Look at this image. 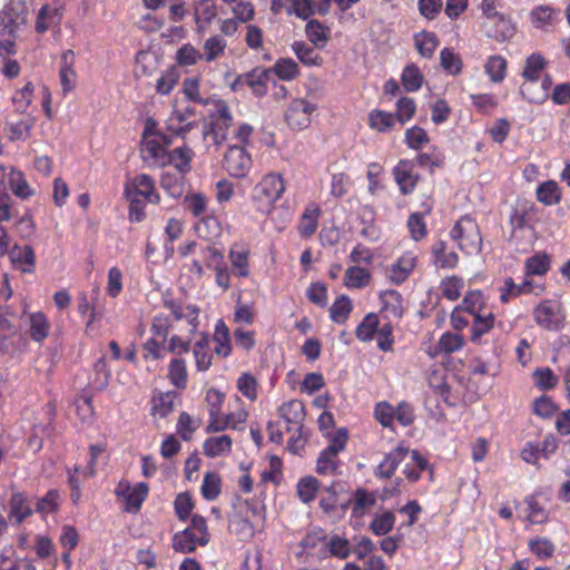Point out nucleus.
I'll list each match as a JSON object with an SVG mask.
<instances>
[{"label":"nucleus","instance_id":"obj_53","mask_svg":"<svg viewBox=\"0 0 570 570\" xmlns=\"http://www.w3.org/2000/svg\"><path fill=\"white\" fill-rule=\"evenodd\" d=\"M159 67L158 56L153 51H140L136 57L135 71L140 76H151Z\"/></svg>","mask_w":570,"mask_h":570},{"label":"nucleus","instance_id":"obj_19","mask_svg":"<svg viewBox=\"0 0 570 570\" xmlns=\"http://www.w3.org/2000/svg\"><path fill=\"white\" fill-rule=\"evenodd\" d=\"M24 324L29 337L36 343L41 344L50 334L49 318L41 311L24 313Z\"/></svg>","mask_w":570,"mask_h":570},{"label":"nucleus","instance_id":"obj_18","mask_svg":"<svg viewBox=\"0 0 570 570\" xmlns=\"http://www.w3.org/2000/svg\"><path fill=\"white\" fill-rule=\"evenodd\" d=\"M417 257L412 252L401 255L387 269V278L392 284L404 283L416 266Z\"/></svg>","mask_w":570,"mask_h":570},{"label":"nucleus","instance_id":"obj_64","mask_svg":"<svg viewBox=\"0 0 570 570\" xmlns=\"http://www.w3.org/2000/svg\"><path fill=\"white\" fill-rule=\"evenodd\" d=\"M394 524V513L391 511H382L374 515L370 529L375 535H385L393 529Z\"/></svg>","mask_w":570,"mask_h":570},{"label":"nucleus","instance_id":"obj_46","mask_svg":"<svg viewBox=\"0 0 570 570\" xmlns=\"http://www.w3.org/2000/svg\"><path fill=\"white\" fill-rule=\"evenodd\" d=\"M424 76L414 63L404 67L401 75V82L405 91L416 92L422 88Z\"/></svg>","mask_w":570,"mask_h":570},{"label":"nucleus","instance_id":"obj_28","mask_svg":"<svg viewBox=\"0 0 570 570\" xmlns=\"http://www.w3.org/2000/svg\"><path fill=\"white\" fill-rule=\"evenodd\" d=\"M248 417V413L244 407H239L234 412H230L226 415H222V417L218 420V424L214 425H207L206 431L208 433H217L223 432L226 429L232 430H242L243 424L246 422Z\"/></svg>","mask_w":570,"mask_h":570},{"label":"nucleus","instance_id":"obj_54","mask_svg":"<svg viewBox=\"0 0 570 570\" xmlns=\"http://www.w3.org/2000/svg\"><path fill=\"white\" fill-rule=\"evenodd\" d=\"M551 265V259L546 253H537L524 262V269L527 276H541L544 275Z\"/></svg>","mask_w":570,"mask_h":570},{"label":"nucleus","instance_id":"obj_47","mask_svg":"<svg viewBox=\"0 0 570 570\" xmlns=\"http://www.w3.org/2000/svg\"><path fill=\"white\" fill-rule=\"evenodd\" d=\"M353 311V303L347 295H340L330 307V317L336 324H344Z\"/></svg>","mask_w":570,"mask_h":570},{"label":"nucleus","instance_id":"obj_50","mask_svg":"<svg viewBox=\"0 0 570 570\" xmlns=\"http://www.w3.org/2000/svg\"><path fill=\"white\" fill-rule=\"evenodd\" d=\"M175 393H158L151 400V414L160 419L166 417L174 411Z\"/></svg>","mask_w":570,"mask_h":570},{"label":"nucleus","instance_id":"obj_4","mask_svg":"<svg viewBox=\"0 0 570 570\" xmlns=\"http://www.w3.org/2000/svg\"><path fill=\"white\" fill-rule=\"evenodd\" d=\"M533 318L538 326L558 331L564 325L566 312L559 299H543L534 307Z\"/></svg>","mask_w":570,"mask_h":570},{"label":"nucleus","instance_id":"obj_58","mask_svg":"<svg viewBox=\"0 0 570 570\" xmlns=\"http://www.w3.org/2000/svg\"><path fill=\"white\" fill-rule=\"evenodd\" d=\"M484 71L492 82H502L507 76V60L501 56H491L484 65Z\"/></svg>","mask_w":570,"mask_h":570},{"label":"nucleus","instance_id":"obj_59","mask_svg":"<svg viewBox=\"0 0 570 570\" xmlns=\"http://www.w3.org/2000/svg\"><path fill=\"white\" fill-rule=\"evenodd\" d=\"M222 490V479L216 472H206L200 487L202 495L207 501L218 498Z\"/></svg>","mask_w":570,"mask_h":570},{"label":"nucleus","instance_id":"obj_43","mask_svg":"<svg viewBox=\"0 0 570 570\" xmlns=\"http://www.w3.org/2000/svg\"><path fill=\"white\" fill-rule=\"evenodd\" d=\"M538 200L546 206H553L561 200V188L554 180H547L540 184L535 190Z\"/></svg>","mask_w":570,"mask_h":570},{"label":"nucleus","instance_id":"obj_17","mask_svg":"<svg viewBox=\"0 0 570 570\" xmlns=\"http://www.w3.org/2000/svg\"><path fill=\"white\" fill-rule=\"evenodd\" d=\"M166 308L176 321H185L189 325V333H196L199 326L200 309L195 304H183L177 301H166Z\"/></svg>","mask_w":570,"mask_h":570},{"label":"nucleus","instance_id":"obj_55","mask_svg":"<svg viewBox=\"0 0 570 570\" xmlns=\"http://www.w3.org/2000/svg\"><path fill=\"white\" fill-rule=\"evenodd\" d=\"M269 70L283 81H292L299 75L298 65L291 58L278 59Z\"/></svg>","mask_w":570,"mask_h":570},{"label":"nucleus","instance_id":"obj_62","mask_svg":"<svg viewBox=\"0 0 570 570\" xmlns=\"http://www.w3.org/2000/svg\"><path fill=\"white\" fill-rule=\"evenodd\" d=\"M379 328V317L375 313H368L364 316L355 331L356 337L362 342H370Z\"/></svg>","mask_w":570,"mask_h":570},{"label":"nucleus","instance_id":"obj_32","mask_svg":"<svg viewBox=\"0 0 570 570\" xmlns=\"http://www.w3.org/2000/svg\"><path fill=\"white\" fill-rule=\"evenodd\" d=\"M193 355L195 366L198 372H206L209 370L213 363V353L209 338L206 334H203L202 338L194 343Z\"/></svg>","mask_w":570,"mask_h":570},{"label":"nucleus","instance_id":"obj_38","mask_svg":"<svg viewBox=\"0 0 570 570\" xmlns=\"http://www.w3.org/2000/svg\"><path fill=\"white\" fill-rule=\"evenodd\" d=\"M367 124L376 132H387L394 129L396 120L392 112L375 108L368 112Z\"/></svg>","mask_w":570,"mask_h":570},{"label":"nucleus","instance_id":"obj_49","mask_svg":"<svg viewBox=\"0 0 570 570\" xmlns=\"http://www.w3.org/2000/svg\"><path fill=\"white\" fill-rule=\"evenodd\" d=\"M495 317L493 313L480 314L473 317L471 327V341L481 343L482 336L489 333L494 326Z\"/></svg>","mask_w":570,"mask_h":570},{"label":"nucleus","instance_id":"obj_16","mask_svg":"<svg viewBox=\"0 0 570 570\" xmlns=\"http://www.w3.org/2000/svg\"><path fill=\"white\" fill-rule=\"evenodd\" d=\"M166 308L176 321H185L189 325V333H196L199 326L200 309L195 304H183L177 301H166Z\"/></svg>","mask_w":570,"mask_h":570},{"label":"nucleus","instance_id":"obj_30","mask_svg":"<svg viewBox=\"0 0 570 570\" xmlns=\"http://www.w3.org/2000/svg\"><path fill=\"white\" fill-rule=\"evenodd\" d=\"M372 273L370 269L353 265L346 268L343 284L348 289H362L370 285Z\"/></svg>","mask_w":570,"mask_h":570},{"label":"nucleus","instance_id":"obj_41","mask_svg":"<svg viewBox=\"0 0 570 570\" xmlns=\"http://www.w3.org/2000/svg\"><path fill=\"white\" fill-rule=\"evenodd\" d=\"M9 186L14 196L28 199L35 195V189L28 184L21 170L11 168L9 173Z\"/></svg>","mask_w":570,"mask_h":570},{"label":"nucleus","instance_id":"obj_26","mask_svg":"<svg viewBox=\"0 0 570 570\" xmlns=\"http://www.w3.org/2000/svg\"><path fill=\"white\" fill-rule=\"evenodd\" d=\"M407 454V448L399 445L390 451L376 468V476L390 479L397 465L404 461Z\"/></svg>","mask_w":570,"mask_h":570},{"label":"nucleus","instance_id":"obj_12","mask_svg":"<svg viewBox=\"0 0 570 570\" xmlns=\"http://www.w3.org/2000/svg\"><path fill=\"white\" fill-rule=\"evenodd\" d=\"M269 75V69L255 68L247 73L238 76L232 85V89L236 91L238 87L246 86L255 96L263 97L268 90Z\"/></svg>","mask_w":570,"mask_h":570},{"label":"nucleus","instance_id":"obj_42","mask_svg":"<svg viewBox=\"0 0 570 570\" xmlns=\"http://www.w3.org/2000/svg\"><path fill=\"white\" fill-rule=\"evenodd\" d=\"M205 401L207 403L208 410V424L214 425L218 424V420L222 417V409L225 401V395L220 391L216 389H209L206 392Z\"/></svg>","mask_w":570,"mask_h":570},{"label":"nucleus","instance_id":"obj_35","mask_svg":"<svg viewBox=\"0 0 570 570\" xmlns=\"http://www.w3.org/2000/svg\"><path fill=\"white\" fill-rule=\"evenodd\" d=\"M9 509V520L13 521L16 524L22 523L24 519L32 513V509L26 495L21 492H16L11 495Z\"/></svg>","mask_w":570,"mask_h":570},{"label":"nucleus","instance_id":"obj_8","mask_svg":"<svg viewBox=\"0 0 570 570\" xmlns=\"http://www.w3.org/2000/svg\"><path fill=\"white\" fill-rule=\"evenodd\" d=\"M195 110L188 105L175 100L173 109L166 120V128L176 136H184L196 127V121L190 120Z\"/></svg>","mask_w":570,"mask_h":570},{"label":"nucleus","instance_id":"obj_1","mask_svg":"<svg viewBox=\"0 0 570 570\" xmlns=\"http://www.w3.org/2000/svg\"><path fill=\"white\" fill-rule=\"evenodd\" d=\"M285 191V181L281 174L268 173L264 175L253 189L252 198L257 208L269 213Z\"/></svg>","mask_w":570,"mask_h":570},{"label":"nucleus","instance_id":"obj_61","mask_svg":"<svg viewBox=\"0 0 570 570\" xmlns=\"http://www.w3.org/2000/svg\"><path fill=\"white\" fill-rule=\"evenodd\" d=\"M196 228L199 236L209 242L216 240L222 234V225L214 216H206L202 218Z\"/></svg>","mask_w":570,"mask_h":570},{"label":"nucleus","instance_id":"obj_56","mask_svg":"<svg viewBox=\"0 0 570 570\" xmlns=\"http://www.w3.org/2000/svg\"><path fill=\"white\" fill-rule=\"evenodd\" d=\"M320 490V482L315 476L306 475L298 480L296 484V492L303 503L314 501L316 493Z\"/></svg>","mask_w":570,"mask_h":570},{"label":"nucleus","instance_id":"obj_37","mask_svg":"<svg viewBox=\"0 0 570 570\" xmlns=\"http://www.w3.org/2000/svg\"><path fill=\"white\" fill-rule=\"evenodd\" d=\"M403 462H405L403 473L410 482L417 481L428 468V461L417 451H410L409 449Z\"/></svg>","mask_w":570,"mask_h":570},{"label":"nucleus","instance_id":"obj_33","mask_svg":"<svg viewBox=\"0 0 570 570\" xmlns=\"http://www.w3.org/2000/svg\"><path fill=\"white\" fill-rule=\"evenodd\" d=\"M321 216V208L316 204H309L304 209L299 224L298 233L302 237L308 238L315 234L318 227V219Z\"/></svg>","mask_w":570,"mask_h":570},{"label":"nucleus","instance_id":"obj_15","mask_svg":"<svg viewBox=\"0 0 570 570\" xmlns=\"http://www.w3.org/2000/svg\"><path fill=\"white\" fill-rule=\"evenodd\" d=\"M166 308L176 321H185L189 325V333H196L199 326L200 309L195 304H183L177 301H166Z\"/></svg>","mask_w":570,"mask_h":570},{"label":"nucleus","instance_id":"obj_14","mask_svg":"<svg viewBox=\"0 0 570 570\" xmlns=\"http://www.w3.org/2000/svg\"><path fill=\"white\" fill-rule=\"evenodd\" d=\"M233 274L239 278H247L250 275V247L245 242H234L227 254Z\"/></svg>","mask_w":570,"mask_h":570},{"label":"nucleus","instance_id":"obj_39","mask_svg":"<svg viewBox=\"0 0 570 570\" xmlns=\"http://www.w3.org/2000/svg\"><path fill=\"white\" fill-rule=\"evenodd\" d=\"M376 504V495L364 489H357L354 493V503L352 508V518L361 519L370 513Z\"/></svg>","mask_w":570,"mask_h":570},{"label":"nucleus","instance_id":"obj_40","mask_svg":"<svg viewBox=\"0 0 570 570\" xmlns=\"http://www.w3.org/2000/svg\"><path fill=\"white\" fill-rule=\"evenodd\" d=\"M214 342H215V353L218 356L227 357L230 355L232 343H230L229 330L222 318L218 320L215 324Z\"/></svg>","mask_w":570,"mask_h":570},{"label":"nucleus","instance_id":"obj_48","mask_svg":"<svg viewBox=\"0 0 570 570\" xmlns=\"http://www.w3.org/2000/svg\"><path fill=\"white\" fill-rule=\"evenodd\" d=\"M179 78L180 72L178 68L171 66L165 69L164 71H161L160 76L156 80V92L161 96L169 95L178 83Z\"/></svg>","mask_w":570,"mask_h":570},{"label":"nucleus","instance_id":"obj_57","mask_svg":"<svg viewBox=\"0 0 570 570\" xmlns=\"http://www.w3.org/2000/svg\"><path fill=\"white\" fill-rule=\"evenodd\" d=\"M525 503L528 507L527 519L529 522L532 524H542L548 520L549 513L546 509V505L535 494L529 495L525 499Z\"/></svg>","mask_w":570,"mask_h":570},{"label":"nucleus","instance_id":"obj_22","mask_svg":"<svg viewBox=\"0 0 570 570\" xmlns=\"http://www.w3.org/2000/svg\"><path fill=\"white\" fill-rule=\"evenodd\" d=\"M380 312L384 318L400 320L403 316L402 295L395 289H387L380 293Z\"/></svg>","mask_w":570,"mask_h":570},{"label":"nucleus","instance_id":"obj_25","mask_svg":"<svg viewBox=\"0 0 570 570\" xmlns=\"http://www.w3.org/2000/svg\"><path fill=\"white\" fill-rule=\"evenodd\" d=\"M16 268L22 273H32L35 269V252L31 246L14 245L7 252Z\"/></svg>","mask_w":570,"mask_h":570},{"label":"nucleus","instance_id":"obj_29","mask_svg":"<svg viewBox=\"0 0 570 570\" xmlns=\"http://www.w3.org/2000/svg\"><path fill=\"white\" fill-rule=\"evenodd\" d=\"M233 440L228 435L207 438L203 443V452L207 458L227 456L232 452Z\"/></svg>","mask_w":570,"mask_h":570},{"label":"nucleus","instance_id":"obj_36","mask_svg":"<svg viewBox=\"0 0 570 570\" xmlns=\"http://www.w3.org/2000/svg\"><path fill=\"white\" fill-rule=\"evenodd\" d=\"M434 265L438 268L452 269L459 264V256L454 250L448 249L444 242H438L432 247Z\"/></svg>","mask_w":570,"mask_h":570},{"label":"nucleus","instance_id":"obj_51","mask_svg":"<svg viewBox=\"0 0 570 570\" xmlns=\"http://www.w3.org/2000/svg\"><path fill=\"white\" fill-rule=\"evenodd\" d=\"M35 119H21L16 122H7L8 138L11 141H24L31 136Z\"/></svg>","mask_w":570,"mask_h":570},{"label":"nucleus","instance_id":"obj_44","mask_svg":"<svg viewBox=\"0 0 570 570\" xmlns=\"http://www.w3.org/2000/svg\"><path fill=\"white\" fill-rule=\"evenodd\" d=\"M200 546V537L188 528L177 532L173 538V548L181 553H190Z\"/></svg>","mask_w":570,"mask_h":570},{"label":"nucleus","instance_id":"obj_63","mask_svg":"<svg viewBox=\"0 0 570 570\" xmlns=\"http://www.w3.org/2000/svg\"><path fill=\"white\" fill-rule=\"evenodd\" d=\"M458 306L473 317L480 315L484 306L482 292L478 289L468 292Z\"/></svg>","mask_w":570,"mask_h":570},{"label":"nucleus","instance_id":"obj_52","mask_svg":"<svg viewBox=\"0 0 570 570\" xmlns=\"http://www.w3.org/2000/svg\"><path fill=\"white\" fill-rule=\"evenodd\" d=\"M229 530L243 541L250 540L255 534L253 523L239 513H236L230 518Z\"/></svg>","mask_w":570,"mask_h":570},{"label":"nucleus","instance_id":"obj_3","mask_svg":"<svg viewBox=\"0 0 570 570\" xmlns=\"http://www.w3.org/2000/svg\"><path fill=\"white\" fill-rule=\"evenodd\" d=\"M347 442V432L341 429L332 439L327 448L321 451L316 461V472L321 475H335L340 468L338 453Z\"/></svg>","mask_w":570,"mask_h":570},{"label":"nucleus","instance_id":"obj_11","mask_svg":"<svg viewBox=\"0 0 570 570\" xmlns=\"http://www.w3.org/2000/svg\"><path fill=\"white\" fill-rule=\"evenodd\" d=\"M169 145L170 139L165 135L141 138L142 158L153 166L165 167Z\"/></svg>","mask_w":570,"mask_h":570},{"label":"nucleus","instance_id":"obj_13","mask_svg":"<svg viewBox=\"0 0 570 570\" xmlns=\"http://www.w3.org/2000/svg\"><path fill=\"white\" fill-rule=\"evenodd\" d=\"M224 167L233 177H245L252 167L250 155L244 147L230 146L224 156Z\"/></svg>","mask_w":570,"mask_h":570},{"label":"nucleus","instance_id":"obj_6","mask_svg":"<svg viewBox=\"0 0 570 570\" xmlns=\"http://www.w3.org/2000/svg\"><path fill=\"white\" fill-rule=\"evenodd\" d=\"M149 492L145 482L131 484L128 480H120L115 488V495L124 503V510L128 513H137Z\"/></svg>","mask_w":570,"mask_h":570},{"label":"nucleus","instance_id":"obj_5","mask_svg":"<svg viewBox=\"0 0 570 570\" xmlns=\"http://www.w3.org/2000/svg\"><path fill=\"white\" fill-rule=\"evenodd\" d=\"M124 195L127 200H141L149 204H159L160 202L155 180L147 174H138L127 180L124 186Z\"/></svg>","mask_w":570,"mask_h":570},{"label":"nucleus","instance_id":"obj_27","mask_svg":"<svg viewBox=\"0 0 570 570\" xmlns=\"http://www.w3.org/2000/svg\"><path fill=\"white\" fill-rule=\"evenodd\" d=\"M167 377L173 386L178 390L187 387L188 368L185 357L173 356L167 366Z\"/></svg>","mask_w":570,"mask_h":570},{"label":"nucleus","instance_id":"obj_60","mask_svg":"<svg viewBox=\"0 0 570 570\" xmlns=\"http://www.w3.org/2000/svg\"><path fill=\"white\" fill-rule=\"evenodd\" d=\"M464 281L463 278L452 275L442 279L440 284V291L443 297L449 301H456L461 296L464 289Z\"/></svg>","mask_w":570,"mask_h":570},{"label":"nucleus","instance_id":"obj_31","mask_svg":"<svg viewBox=\"0 0 570 570\" xmlns=\"http://www.w3.org/2000/svg\"><path fill=\"white\" fill-rule=\"evenodd\" d=\"M279 416L293 428H301L305 419V406L299 400H289L278 409Z\"/></svg>","mask_w":570,"mask_h":570},{"label":"nucleus","instance_id":"obj_21","mask_svg":"<svg viewBox=\"0 0 570 570\" xmlns=\"http://www.w3.org/2000/svg\"><path fill=\"white\" fill-rule=\"evenodd\" d=\"M543 286L534 285L531 281L524 279L521 284H515L511 277H507L499 287L500 301L503 304L509 303L512 298L523 293H534L537 295L543 293Z\"/></svg>","mask_w":570,"mask_h":570},{"label":"nucleus","instance_id":"obj_34","mask_svg":"<svg viewBox=\"0 0 570 570\" xmlns=\"http://www.w3.org/2000/svg\"><path fill=\"white\" fill-rule=\"evenodd\" d=\"M193 157L194 153L188 146L177 147L167 153L165 166L173 165L184 176L191 168Z\"/></svg>","mask_w":570,"mask_h":570},{"label":"nucleus","instance_id":"obj_20","mask_svg":"<svg viewBox=\"0 0 570 570\" xmlns=\"http://www.w3.org/2000/svg\"><path fill=\"white\" fill-rule=\"evenodd\" d=\"M75 53L72 50H66L61 55L59 68V82L63 96L69 95L77 87V72L75 70Z\"/></svg>","mask_w":570,"mask_h":570},{"label":"nucleus","instance_id":"obj_24","mask_svg":"<svg viewBox=\"0 0 570 570\" xmlns=\"http://www.w3.org/2000/svg\"><path fill=\"white\" fill-rule=\"evenodd\" d=\"M464 346V337L454 332H444L438 343L428 350L430 357L435 358L441 354H452L459 352Z\"/></svg>","mask_w":570,"mask_h":570},{"label":"nucleus","instance_id":"obj_2","mask_svg":"<svg viewBox=\"0 0 570 570\" xmlns=\"http://www.w3.org/2000/svg\"><path fill=\"white\" fill-rule=\"evenodd\" d=\"M451 239L466 255L479 254L482 249V237L475 219L462 216L450 232Z\"/></svg>","mask_w":570,"mask_h":570},{"label":"nucleus","instance_id":"obj_23","mask_svg":"<svg viewBox=\"0 0 570 570\" xmlns=\"http://www.w3.org/2000/svg\"><path fill=\"white\" fill-rule=\"evenodd\" d=\"M394 179L402 194H411L417 184V175L410 160H400L393 169Z\"/></svg>","mask_w":570,"mask_h":570},{"label":"nucleus","instance_id":"obj_10","mask_svg":"<svg viewBox=\"0 0 570 570\" xmlns=\"http://www.w3.org/2000/svg\"><path fill=\"white\" fill-rule=\"evenodd\" d=\"M328 38H306L305 40L294 41L292 49L298 60L306 66H320L322 58L320 51L327 45Z\"/></svg>","mask_w":570,"mask_h":570},{"label":"nucleus","instance_id":"obj_45","mask_svg":"<svg viewBox=\"0 0 570 570\" xmlns=\"http://www.w3.org/2000/svg\"><path fill=\"white\" fill-rule=\"evenodd\" d=\"M546 66L547 62L542 56L537 53L529 56L522 72L525 80L523 83L533 86L540 79L541 72L544 70Z\"/></svg>","mask_w":570,"mask_h":570},{"label":"nucleus","instance_id":"obj_7","mask_svg":"<svg viewBox=\"0 0 570 570\" xmlns=\"http://www.w3.org/2000/svg\"><path fill=\"white\" fill-rule=\"evenodd\" d=\"M317 106L304 98L291 100L285 110V121L292 130H304L309 127Z\"/></svg>","mask_w":570,"mask_h":570},{"label":"nucleus","instance_id":"obj_9","mask_svg":"<svg viewBox=\"0 0 570 570\" xmlns=\"http://www.w3.org/2000/svg\"><path fill=\"white\" fill-rule=\"evenodd\" d=\"M27 22V9L21 1H10L0 11L1 33L12 36Z\"/></svg>","mask_w":570,"mask_h":570}]
</instances>
